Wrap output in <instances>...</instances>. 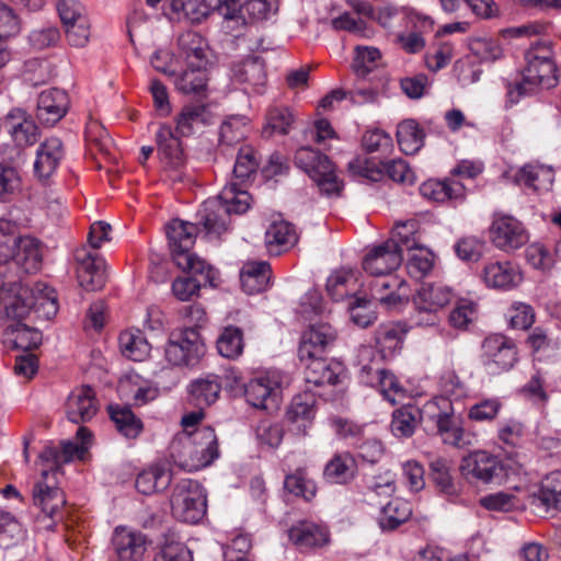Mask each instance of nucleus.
Masks as SVG:
<instances>
[{
  "mask_svg": "<svg viewBox=\"0 0 561 561\" xmlns=\"http://www.w3.org/2000/svg\"><path fill=\"white\" fill-rule=\"evenodd\" d=\"M169 449L174 463L186 471L201 470L219 457L218 439L210 426L178 433Z\"/></svg>",
  "mask_w": 561,
  "mask_h": 561,
  "instance_id": "obj_1",
  "label": "nucleus"
},
{
  "mask_svg": "<svg viewBox=\"0 0 561 561\" xmlns=\"http://www.w3.org/2000/svg\"><path fill=\"white\" fill-rule=\"evenodd\" d=\"M552 55L548 42H536L525 51L526 66L522 81L507 85V100L511 104H516L520 96L531 93L539 85L550 89L558 83V70Z\"/></svg>",
  "mask_w": 561,
  "mask_h": 561,
  "instance_id": "obj_2",
  "label": "nucleus"
},
{
  "mask_svg": "<svg viewBox=\"0 0 561 561\" xmlns=\"http://www.w3.org/2000/svg\"><path fill=\"white\" fill-rule=\"evenodd\" d=\"M201 232L196 222L173 219L167 226V237L172 259L183 271L204 276V282L213 283L215 273L210 265L191 252L196 234Z\"/></svg>",
  "mask_w": 561,
  "mask_h": 561,
  "instance_id": "obj_3",
  "label": "nucleus"
},
{
  "mask_svg": "<svg viewBox=\"0 0 561 561\" xmlns=\"http://www.w3.org/2000/svg\"><path fill=\"white\" fill-rule=\"evenodd\" d=\"M295 164L304 170L327 196H337L342 182L337 179L332 161L309 146L299 148L295 153Z\"/></svg>",
  "mask_w": 561,
  "mask_h": 561,
  "instance_id": "obj_4",
  "label": "nucleus"
},
{
  "mask_svg": "<svg viewBox=\"0 0 561 561\" xmlns=\"http://www.w3.org/2000/svg\"><path fill=\"white\" fill-rule=\"evenodd\" d=\"M173 516L187 524H197L206 515L207 496L198 481L183 479L176 483L171 495Z\"/></svg>",
  "mask_w": 561,
  "mask_h": 561,
  "instance_id": "obj_5",
  "label": "nucleus"
},
{
  "mask_svg": "<svg viewBox=\"0 0 561 561\" xmlns=\"http://www.w3.org/2000/svg\"><path fill=\"white\" fill-rule=\"evenodd\" d=\"M8 133L12 145H3L0 158L9 163L20 164L24 161V149L38 140V128L22 108H13L7 114Z\"/></svg>",
  "mask_w": 561,
  "mask_h": 561,
  "instance_id": "obj_6",
  "label": "nucleus"
},
{
  "mask_svg": "<svg viewBox=\"0 0 561 561\" xmlns=\"http://www.w3.org/2000/svg\"><path fill=\"white\" fill-rule=\"evenodd\" d=\"M426 411L444 444L463 448L470 443L466 437L461 416L456 414L454 403L449 400L434 398L426 404Z\"/></svg>",
  "mask_w": 561,
  "mask_h": 561,
  "instance_id": "obj_7",
  "label": "nucleus"
},
{
  "mask_svg": "<svg viewBox=\"0 0 561 561\" xmlns=\"http://www.w3.org/2000/svg\"><path fill=\"white\" fill-rule=\"evenodd\" d=\"M481 364L489 375H501L511 370L518 360L517 345L503 334L486 336L481 345Z\"/></svg>",
  "mask_w": 561,
  "mask_h": 561,
  "instance_id": "obj_8",
  "label": "nucleus"
},
{
  "mask_svg": "<svg viewBox=\"0 0 561 561\" xmlns=\"http://www.w3.org/2000/svg\"><path fill=\"white\" fill-rule=\"evenodd\" d=\"M204 353V342L195 328L173 331L164 348L165 360L172 366H194Z\"/></svg>",
  "mask_w": 561,
  "mask_h": 561,
  "instance_id": "obj_9",
  "label": "nucleus"
},
{
  "mask_svg": "<svg viewBox=\"0 0 561 561\" xmlns=\"http://www.w3.org/2000/svg\"><path fill=\"white\" fill-rule=\"evenodd\" d=\"M282 376L277 371H266L252 378L244 386L249 404L256 409L275 410L280 399Z\"/></svg>",
  "mask_w": 561,
  "mask_h": 561,
  "instance_id": "obj_10",
  "label": "nucleus"
},
{
  "mask_svg": "<svg viewBox=\"0 0 561 561\" xmlns=\"http://www.w3.org/2000/svg\"><path fill=\"white\" fill-rule=\"evenodd\" d=\"M461 473L470 481L491 483L501 479L503 463L500 458L485 450H474L462 458Z\"/></svg>",
  "mask_w": 561,
  "mask_h": 561,
  "instance_id": "obj_11",
  "label": "nucleus"
},
{
  "mask_svg": "<svg viewBox=\"0 0 561 561\" xmlns=\"http://www.w3.org/2000/svg\"><path fill=\"white\" fill-rule=\"evenodd\" d=\"M111 545L117 561H142L149 540L140 530L119 525L113 530Z\"/></svg>",
  "mask_w": 561,
  "mask_h": 561,
  "instance_id": "obj_12",
  "label": "nucleus"
},
{
  "mask_svg": "<svg viewBox=\"0 0 561 561\" xmlns=\"http://www.w3.org/2000/svg\"><path fill=\"white\" fill-rule=\"evenodd\" d=\"M34 293L31 287L13 282L3 283L0 288V308L8 319L21 322L34 307Z\"/></svg>",
  "mask_w": 561,
  "mask_h": 561,
  "instance_id": "obj_13",
  "label": "nucleus"
},
{
  "mask_svg": "<svg viewBox=\"0 0 561 561\" xmlns=\"http://www.w3.org/2000/svg\"><path fill=\"white\" fill-rule=\"evenodd\" d=\"M479 277L486 288L507 291L523 280L519 267L508 260H491L483 263Z\"/></svg>",
  "mask_w": 561,
  "mask_h": 561,
  "instance_id": "obj_14",
  "label": "nucleus"
},
{
  "mask_svg": "<svg viewBox=\"0 0 561 561\" xmlns=\"http://www.w3.org/2000/svg\"><path fill=\"white\" fill-rule=\"evenodd\" d=\"M58 468L42 471V479L34 484L33 503L48 517L53 518L64 507L66 499L57 486Z\"/></svg>",
  "mask_w": 561,
  "mask_h": 561,
  "instance_id": "obj_15",
  "label": "nucleus"
},
{
  "mask_svg": "<svg viewBox=\"0 0 561 561\" xmlns=\"http://www.w3.org/2000/svg\"><path fill=\"white\" fill-rule=\"evenodd\" d=\"M336 330L327 322H319L309 325L302 333L298 346L300 360L324 356L333 346L336 340Z\"/></svg>",
  "mask_w": 561,
  "mask_h": 561,
  "instance_id": "obj_16",
  "label": "nucleus"
},
{
  "mask_svg": "<svg viewBox=\"0 0 561 561\" xmlns=\"http://www.w3.org/2000/svg\"><path fill=\"white\" fill-rule=\"evenodd\" d=\"M316 396L311 388L293 398L287 412L288 431L297 437H305L313 424L316 416Z\"/></svg>",
  "mask_w": 561,
  "mask_h": 561,
  "instance_id": "obj_17",
  "label": "nucleus"
},
{
  "mask_svg": "<svg viewBox=\"0 0 561 561\" xmlns=\"http://www.w3.org/2000/svg\"><path fill=\"white\" fill-rule=\"evenodd\" d=\"M403 261L401 245L394 239L373 247L363 260V268L369 274H386L396 271Z\"/></svg>",
  "mask_w": 561,
  "mask_h": 561,
  "instance_id": "obj_18",
  "label": "nucleus"
},
{
  "mask_svg": "<svg viewBox=\"0 0 561 561\" xmlns=\"http://www.w3.org/2000/svg\"><path fill=\"white\" fill-rule=\"evenodd\" d=\"M371 275L375 276L368 285L371 300L379 301L389 309L408 300L409 293L403 279L392 273Z\"/></svg>",
  "mask_w": 561,
  "mask_h": 561,
  "instance_id": "obj_19",
  "label": "nucleus"
},
{
  "mask_svg": "<svg viewBox=\"0 0 561 561\" xmlns=\"http://www.w3.org/2000/svg\"><path fill=\"white\" fill-rule=\"evenodd\" d=\"M493 244L505 252L519 249L528 241L523 224L512 216L496 218L491 227Z\"/></svg>",
  "mask_w": 561,
  "mask_h": 561,
  "instance_id": "obj_20",
  "label": "nucleus"
},
{
  "mask_svg": "<svg viewBox=\"0 0 561 561\" xmlns=\"http://www.w3.org/2000/svg\"><path fill=\"white\" fill-rule=\"evenodd\" d=\"M75 257L80 286L89 291L103 288L107 278L104 261L85 249L78 250Z\"/></svg>",
  "mask_w": 561,
  "mask_h": 561,
  "instance_id": "obj_21",
  "label": "nucleus"
},
{
  "mask_svg": "<svg viewBox=\"0 0 561 561\" xmlns=\"http://www.w3.org/2000/svg\"><path fill=\"white\" fill-rule=\"evenodd\" d=\"M529 503L538 515L561 511V471L547 474L538 491L531 494Z\"/></svg>",
  "mask_w": 561,
  "mask_h": 561,
  "instance_id": "obj_22",
  "label": "nucleus"
},
{
  "mask_svg": "<svg viewBox=\"0 0 561 561\" xmlns=\"http://www.w3.org/2000/svg\"><path fill=\"white\" fill-rule=\"evenodd\" d=\"M180 137L170 125L162 124L156 133L158 156L165 169L178 170L184 164Z\"/></svg>",
  "mask_w": 561,
  "mask_h": 561,
  "instance_id": "obj_23",
  "label": "nucleus"
},
{
  "mask_svg": "<svg viewBox=\"0 0 561 561\" xmlns=\"http://www.w3.org/2000/svg\"><path fill=\"white\" fill-rule=\"evenodd\" d=\"M276 0H224L220 12L226 20L267 19L276 9Z\"/></svg>",
  "mask_w": 561,
  "mask_h": 561,
  "instance_id": "obj_24",
  "label": "nucleus"
},
{
  "mask_svg": "<svg viewBox=\"0 0 561 561\" xmlns=\"http://www.w3.org/2000/svg\"><path fill=\"white\" fill-rule=\"evenodd\" d=\"M451 298L453 291L449 287L442 284H424L414 297V305L420 314H428L425 323L433 324V313L448 305Z\"/></svg>",
  "mask_w": 561,
  "mask_h": 561,
  "instance_id": "obj_25",
  "label": "nucleus"
},
{
  "mask_svg": "<svg viewBox=\"0 0 561 561\" xmlns=\"http://www.w3.org/2000/svg\"><path fill=\"white\" fill-rule=\"evenodd\" d=\"M68 107L69 98L64 90L47 89L38 95L36 117L42 124L54 125L66 115Z\"/></svg>",
  "mask_w": 561,
  "mask_h": 561,
  "instance_id": "obj_26",
  "label": "nucleus"
},
{
  "mask_svg": "<svg viewBox=\"0 0 561 561\" xmlns=\"http://www.w3.org/2000/svg\"><path fill=\"white\" fill-rule=\"evenodd\" d=\"M230 218L220 201L208 198L196 214V225L199 231L208 237L217 238L228 230Z\"/></svg>",
  "mask_w": 561,
  "mask_h": 561,
  "instance_id": "obj_27",
  "label": "nucleus"
},
{
  "mask_svg": "<svg viewBox=\"0 0 561 561\" xmlns=\"http://www.w3.org/2000/svg\"><path fill=\"white\" fill-rule=\"evenodd\" d=\"M420 193L424 198L436 203H462L466 198V186L455 178L444 180L431 179L423 182Z\"/></svg>",
  "mask_w": 561,
  "mask_h": 561,
  "instance_id": "obj_28",
  "label": "nucleus"
},
{
  "mask_svg": "<svg viewBox=\"0 0 561 561\" xmlns=\"http://www.w3.org/2000/svg\"><path fill=\"white\" fill-rule=\"evenodd\" d=\"M306 365L305 381L307 388L334 386L340 382L343 368L340 363H329L324 356L301 360Z\"/></svg>",
  "mask_w": 561,
  "mask_h": 561,
  "instance_id": "obj_29",
  "label": "nucleus"
},
{
  "mask_svg": "<svg viewBox=\"0 0 561 561\" xmlns=\"http://www.w3.org/2000/svg\"><path fill=\"white\" fill-rule=\"evenodd\" d=\"M288 536L301 551L321 548L329 541L328 529L311 520H300L294 524L288 530Z\"/></svg>",
  "mask_w": 561,
  "mask_h": 561,
  "instance_id": "obj_30",
  "label": "nucleus"
},
{
  "mask_svg": "<svg viewBox=\"0 0 561 561\" xmlns=\"http://www.w3.org/2000/svg\"><path fill=\"white\" fill-rule=\"evenodd\" d=\"M65 157L62 142L57 137L47 138L36 150L34 173L41 180L51 176Z\"/></svg>",
  "mask_w": 561,
  "mask_h": 561,
  "instance_id": "obj_31",
  "label": "nucleus"
},
{
  "mask_svg": "<svg viewBox=\"0 0 561 561\" xmlns=\"http://www.w3.org/2000/svg\"><path fill=\"white\" fill-rule=\"evenodd\" d=\"M94 391L90 386L75 389L66 403V413L70 422L80 424L90 421L98 411Z\"/></svg>",
  "mask_w": 561,
  "mask_h": 561,
  "instance_id": "obj_32",
  "label": "nucleus"
},
{
  "mask_svg": "<svg viewBox=\"0 0 561 561\" xmlns=\"http://www.w3.org/2000/svg\"><path fill=\"white\" fill-rule=\"evenodd\" d=\"M213 115L206 105L188 104L175 117V133L190 137L206 125L211 124Z\"/></svg>",
  "mask_w": 561,
  "mask_h": 561,
  "instance_id": "obj_33",
  "label": "nucleus"
},
{
  "mask_svg": "<svg viewBox=\"0 0 561 561\" xmlns=\"http://www.w3.org/2000/svg\"><path fill=\"white\" fill-rule=\"evenodd\" d=\"M554 181L553 170L542 164L528 163L513 175V182L534 192L549 191Z\"/></svg>",
  "mask_w": 561,
  "mask_h": 561,
  "instance_id": "obj_34",
  "label": "nucleus"
},
{
  "mask_svg": "<svg viewBox=\"0 0 561 561\" xmlns=\"http://www.w3.org/2000/svg\"><path fill=\"white\" fill-rule=\"evenodd\" d=\"M171 480L170 463L161 460L144 469L137 476L136 489L145 495H150L165 490L170 485Z\"/></svg>",
  "mask_w": 561,
  "mask_h": 561,
  "instance_id": "obj_35",
  "label": "nucleus"
},
{
  "mask_svg": "<svg viewBox=\"0 0 561 561\" xmlns=\"http://www.w3.org/2000/svg\"><path fill=\"white\" fill-rule=\"evenodd\" d=\"M271 265L265 261L247 262L240 272V282L244 293L260 294L270 287Z\"/></svg>",
  "mask_w": 561,
  "mask_h": 561,
  "instance_id": "obj_36",
  "label": "nucleus"
},
{
  "mask_svg": "<svg viewBox=\"0 0 561 561\" xmlns=\"http://www.w3.org/2000/svg\"><path fill=\"white\" fill-rule=\"evenodd\" d=\"M232 77L237 82L248 84L253 92L261 93L266 82L264 62L259 57H249L233 66Z\"/></svg>",
  "mask_w": 561,
  "mask_h": 561,
  "instance_id": "obj_37",
  "label": "nucleus"
},
{
  "mask_svg": "<svg viewBox=\"0 0 561 561\" xmlns=\"http://www.w3.org/2000/svg\"><path fill=\"white\" fill-rule=\"evenodd\" d=\"M297 239L294 226L283 219L273 221L265 231V247L274 255L291 248Z\"/></svg>",
  "mask_w": 561,
  "mask_h": 561,
  "instance_id": "obj_38",
  "label": "nucleus"
},
{
  "mask_svg": "<svg viewBox=\"0 0 561 561\" xmlns=\"http://www.w3.org/2000/svg\"><path fill=\"white\" fill-rule=\"evenodd\" d=\"M111 421L116 431L127 439L137 438L142 430L144 423L128 405L111 404L107 408Z\"/></svg>",
  "mask_w": 561,
  "mask_h": 561,
  "instance_id": "obj_39",
  "label": "nucleus"
},
{
  "mask_svg": "<svg viewBox=\"0 0 561 561\" xmlns=\"http://www.w3.org/2000/svg\"><path fill=\"white\" fill-rule=\"evenodd\" d=\"M407 330L400 323L381 324L375 334L378 352L383 359L394 356L402 347Z\"/></svg>",
  "mask_w": 561,
  "mask_h": 561,
  "instance_id": "obj_40",
  "label": "nucleus"
},
{
  "mask_svg": "<svg viewBox=\"0 0 561 561\" xmlns=\"http://www.w3.org/2000/svg\"><path fill=\"white\" fill-rule=\"evenodd\" d=\"M15 241L12 261H15L27 273L38 270L42 261L41 242L34 237L19 233Z\"/></svg>",
  "mask_w": 561,
  "mask_h": 561,
  "instance_id": "obj_41",
  "label": "nucleus"
},
{
  "mask_svg": "<svg viewBox=\"0 0 561 561\" xmlns=\"http://www.w3.org/2000/svg\"><path fill=\"white\" fill-rule=\"evenodd\" d=\"M412 515V505L404 499L394 497L381 506L378 525L383 531L397 529L409 520Z\"/></svg>",
  "mask_w": 561,
  "mask_h": 561,
  "instance_id": "obj_42",
  "label": "nucleus"
},
{
  "mask_svg": "<svg viewBox=\"0 0 561 561\" xmlns=\"http://www.w3.org/2000/svg\"><path fill=\"white\" fill-rule=\"evenodd\" d=\"M221 391L220 378L208 374L205 377L193 380L188 386V392L195 405L203 408L216 402Z\"/></svg>",
  "mask_w": 561,
  "mask_h": 561,
  "instance_id": "obj_43",
  "label": "nucleus"
},
{
  "mask_svg": "<svg viewBox=\"0 0 561 561\" xmlns=\"http://www.w3.org/2000/svg\"><path fill=\"white\" fill-rule=\"evenodd\" d=\"M249 130V118L247 116H229L219 129V148L224 150L240 144L247 138Z\"/></svg>",
  "mask_w": 561,
  "mask_h": 561,
  "instance_id": "obj_44",
  "label": "nucleus"
},
{
  "mask_svg": "<svg viewBox=\"0 0 561 561\" xmlns=\"http://www.w3.org/2000/svg\"><path fill=\"white\" fill-rule=\"evenodd\" d=\"M421 420L422 411L416 405H403L392 413L391 431L396 437H411Z\"/></svg>",
  "mask_w": 561,
  "mask_h": 561,
  "instance_id": "obj_45",
  "label": "nucleus"
},
{
  "mask_svg": "<svg viewBox=\"0 0 561 561\" xmlns=\"http://www.w3.org/2000/svg\"><path fill=\"white\" fill-rule=\"evenodd\" d=\"M118 342L122 354L134 362H142L149 356L151 347L140 330L122 332Z\"/></svg>",
  "mask_w": 561,
  "mask_h": 561,
  "instance_id": "obj_46",
  "label": "nucleus"
},
{
  "mask_svg": "<svg viewBox=\"0 0 561 561\" xmlns=\"http://www.w3.org/2000/svg\"><path fill=\"white\" fill-rule=\"evenodd\" d=\"M424 137L423 129L414 119H405L398 125V144L405 154L416 153L424 145Z\"/></svg>",
  "mask_w": 561,
  "mask_h": 561,
  "instance_id": "obj_47",
  "label": "nucleus"
},
{
  "mask_svg": "<svg viewBox=\"0 0 561 561\" xmlns=\"http://www.w3.org/2000/svg\"><path fill=\"white\" fill-rule=\"evenodd\" d=\"M356 283L357 279L353 271L337 270L327 279V293L333 300L340 301L356 291Z\"/></svg>",
  "mask_w": 561,
  "mask_h": 561,
  "instance_id": "obj_48",
  "label": "nucleus"
},
{
  "mask_svg": "<svg viewBox=\"0 0 561 561\" xmlns=\"http://www.w3.org/2000/svg\"><path fill=\"white\" fill-rule=\"evenodd\" d=\"M216 346L218 353L228 359H236L244 348L243 332L234 325L225 327L219 333Z\"/></svg>",
  "mask_w": 561,
  "mask_h": 561,
  "instance_id": "obj_49",
  "label": "nucleus"
},
{
  "mask_svg": "<svg viewBox=\"0 0 561 561\" xmlns=\"http://www.w3.org/2000/svg\"><path fill=\"white\" fill-rule=\"evenodd\" d=\"M214 198L220 201L229 217L231 214H243L250 208V194L240 188L237 183L226 185Z\"/></svg>",
  "mask_w": 561,
  "mask_h": 561,
  "instance_id": "obj_50",
  "label": "nucleus"
},
{
  "mask_svg": "<svg viewBox=\"0 0 561 561\" xmlns=\"http://www.w3.org/2000/svg\"><path fill=\"white\" fill-rule=\"evenodd\" d=\"M170 5L175 19L191 23L202 22L211 11L204 0H170Z\"/></svg>",
  "mask_w": 561,
  "mask_h": 561,
  "instance_id": "obj_51",
  "label": "nucleus"
},
{
  "mask_svg": "<svg viewBox=\"0 0 561 561\" xmlns=\"http://www.w3.org/2000/svg\"><path fill=\"white\" fill-rule=\"evenodd\" d=\"M34 293V307L33 311L37 313L38 317L44 319H51L56 316L58 311V302L57 295L53 287L44 284L36 283L33 288H31Z\"/></svg>",
  "mask_w": 561,
  "mask_h": 561,
  "instance_id": "obj_52",
  "label": "nucleus"
},
{
  "mask_svg": "<svg viewBox=\"0 0 561 561\" xmlns=\"http://www.w3.org/2000/svg\"><path fill=\"white\" fill-rule=\"evenodd\" d=\"M207 81L204 66H190L175 79V87L184 94H198L206 89Z\"/></svg>",
  "mask_w": 561,
  "mask_h": 561,
  "instance_id": "obj_53",
  "label": "nucleus"
},
{
  "mask_svg": "<svg viewBox=\"0 0 561 561\" xmlns=\"http://www.w3.org/2000/svg\"><path fill=\"white\" fill-rule=\"evenodd\" d=\"M364 383L377 388L382 397L392 404L396 403V396L402 390L397 377L382 367H376V374L364 379Z\"/></svg>",
  "mask_w": 561,
  "mask_h": 561,
  "instance_id": "obj_54",
  "label": "nucleus"
},
{
  "mask_svg": "<svg viewBox=\"0 0 561 561\" xmlns=\"http://www.w3.org/2000/svg\"><path fill=\"white\" fill-rule=\"evenodd\" d=\"M354 459L348 453L335 455L324 468V477L332 483H345L353 477Z\"/></svg>",
  "mask_w": 561,
  "mask_h": 561,
  "instance_id": "obj_55",
  "label": "nucleus"
},
{
  "mask_svg": "<svg viewBox=\"0 0 561 561\" xmlns=\"http://www.w3.org/2000/svg\"><path fill=\"white\" fill-rule=\"evenodd\" d=\"M284 486L289 493L300 496L307 502L311 501L317 493L314 481L308 477L304 469H297L294 473L287 474Z\"/></svg>",
  "mask_w": 561,
  "mask_h": 561,
  "instance_id": "obj_56",
  "label": "nucleus"
},
{
  "mask_svg": "<svg viewBox=\"0 0 561 561\" xmlns=\"http://www.w3.org/2000/svg\"><path fill=\"white\" fill-rule=\"evenodd\" d=\"M446 13H456L459 16H467L472 13L478 16H490L491 9L488 0H438Z\"/></svg>",
  "mask_w": 561,
  "mask_h": 561,
  "instance_id": "obj_57",
  "label": "nucleus"
},
{
  "mask_svg": "<svg viewBox=\"0 0 561 561\" xmlns=\"http://www.w3.org/2000/svg\"><path fill=\"white\" fill-rule=\"evenodd\" d=\"M7 332L12 335L11 341L15 347L21 350L36 348L41 345L43 339L41 331L27 327L22 321L8 325Z\"/></svg>",
  "mask_w": 561,
  "mask_h": 561,
  "instance_id": "obj_58",
  "label": "nucleus"
},
{
  "mask_svg": "<svg viewBox=\"0 0 561 561\" xmlns=\"http://www.w3.org/2000/svg\"><path fill=\"white\" fill-rule=\"evenodd\" d=\"M294 121V115L288 107H273L268 111L263 135L265 137H272L275 134L287 135Z\"/></svg>",
  "mask_w": 561,
  "mask_h": 561,
  "instance_id": "obj_59",
  "label": "nucleus"
},
{
  "mask_svg": "<svg viewBox=\"0 0 561 561\" xmlns=\"http://www.w3.org/2000/svg\"><path fill=\"white\" fill-rule=\"evenodd\" d=\"M351 175L358 180L378 182L383 179L382 163L365 157H356L348 162Z\"/></svg>",
  "mask_w": 561,
  "mask_h": 561,
  "instance_id": "obj_60",
  "label": "nucleus"
},
{
  "mask_svg": "<svg viewBox=\"0 0 561 561\" xmlns=\"http://www.w3.org/2000/svg\"><path fill=\"white\" fill-rule=\"evenodd\" d=\"M435 255L427 249H417L410 254L407 262V271L412 278L422 279L433 270Z\"/></svg>",
  "mask_w": 561,
  "mask_h": 561,
  "instance_id": "obj_61",
  "label": "nucleus"
},
{
  "mask_svg": "<svg viewBox=\"0 0 561 561\" xmlns=\"http://www.w3.org/2000/svg\"><path fill=\"white\" fill-rule=\"evenodd\" d=\"M439 391L440 394L436 398H444L454 401H459L467 396V387L461 381L455 370H446L439 378Z\"/></svg>",
  "mask_w": 561,
  "mask_h": 561,
  "instance_id": "obj_62",
  "label": "nucleus"
},
{
  "mask_svg": "<svg viewBox=\"0 0 561 561\" xmlns=\"http://www.w3.org/2000/svg\"><path fill=\"white\" fill-rule=\"evenodd\" d=\"M485 242L474 236L460 238L454 244V251L457 257L463 262H478L484 253Z\"/></svg>",
  "mask_w": 561,
  "mask_h": 561,
  "instance_id": "obj_63",
  "label": "nucleus"
},
{
  "mask_svg": "<svg viewBox=\"0 0 561 561\" xmlns=\"http://www.w3.org/2000/svg\"><path fill=\"white\" fill-rule=\"evenodd\" d=\"M380 59V51L375 47L357 46L353 61V70L358 78H366Z\"/></svg>",
  "mask_w": 561,
  "mask_h": 561,
  "instance_id": "obj_64",
  "label": "nucleus"
}]
</instances>
